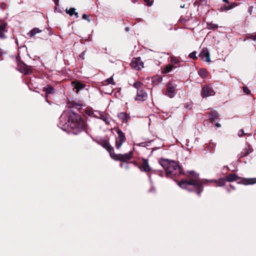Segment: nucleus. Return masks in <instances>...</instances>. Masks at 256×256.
I'll return each mask as SVG.
<instances>
[{"label":"nucleus","mask_w":256,"mask_h":256,"mask_svg":"<svg viewBox=\"0 0 256 256\" xmlns=\"http://www.w3.org/2000/svg\"><path fill=\"white\" fill-rule=\"evenodd\" d=\"M60 124L62 126V129L70 128L74 134L86 130V124L82 118L78 114L73 112H70L68 118L67 120L65 114H62L60 117Z\"/></svg>","instance_id":"nucleus-1"},{"label":"nucleus","mask_w":256,"mask_h":256,"mask_svg":"<svg viewBox=\"0 0 256 256\" xmlns=\"http://www.w3.org/2000/svg\"><path fill=\"white\" fill-rule=\"evenodd\" d=\"M178 184L181 188L186 189L190 192H196L198 196H200L204 190L203 182L198 175L182 180L178 182Z\"/></svg>","instance_id":"nucleus-2"},{"label":"nucleus","mask_w":256,"mask_h":256,"mask_svg":"<svg viewBox=\"0 0 256 256\" xmlns=\"http://www.w3.org/2000/svg\"><path fill=\"white\" fill-rule=\"evenodd\" d=\"M160 164L166 170L167 176H178L183 174L182 168L174 160L161 158Z\"/></svg>","instance_id":"nucleus-3"},{"label":"nucleus","mask_w":256,"mask_h":256,"mask_svg":"<svg viewBox=\"0 0 256 256\" xmlns=\"http://www.w3.org/2000/svg\"><path fill=\"white\" fill-rule=\"evenodd\" d=\"M132 86L137 90L136 96L135 100L140 101L146 100L148 98V94L143 88V84L139 81H136Z\"/></svg>","instance_id":"nucleus-4"},{"label":"nucleus","mask_w":256,"mask_h":256,"mask_svg":"<svg viewBox=\"0 0 256 256\" xmlns=\"http://www.w3.org/2000/svg\"><path fill=\"white\" fill-rule=\"evenodd\" d=\"M132 156L133 152L132 150L125 154H116L114 152L112 158L116 160L127 162L132 158Z\"/></svg>","instance_id":"nucleus-5"},{"label":"nucleus","mask_w":256,"mask_h":256,"mask_svg":"<svg viewBox=\"0 0 256 256\" xmlns=\"http://www.w3.org/2000/svg\"><path fill=\"white\" fill-rule=\"evenodd\" d=\"M118 136L116 138V147L119 149L122 145L126 141V138L124 133L120 128L116 129Z\"/></svg>","instance_id":"nucleus-6"},{"label":"nucleus","mask_w":256,"mask_h":256,"mask_svg":"<svg viewBox=\"0 0 256 256\" xmlns=\"http://www.w3.org/2000/svg\"><path fill=\"white\" fill-rule=\"evenodd\" d=\"M214 94L215 92L210 84L205 85L202 87L201 92V96L202 98L212 96Z\"/></svg>","instance_id":"nucleus-7"},{"label":"nucleus","mask_w":256,"mask_h":256,"mask_svg":"<svg viewBox=\"0 0 256 256\" xmlns=\"http://www.w3.org/2000/svg\"><path fill=\"white\" fill-rule=\"evenodd\" d=\"M17 70L21 73L24 74H28L32 72V68L22 62H18L17 66Z\"/></svg>","instance_id":"nucleus-8"},{"label":"nucleus","mask_w":256,"mask_h":256,"mask_svg":"<svg viewBox=\"0 0 256 256\" xmlns=\"http://www.w3.org/2000/svg\"><path fill=\"white\" fill-rule=\"evenodd\" d=\"M131 66L136 70H139L144 68V62L140 57L134 58L130 63Z\"/></svg>","instance_id":"nucleus-9"},{"label":"nucleus","mask_w":256,"mask_h":256,"mask_svg":"<svg viewBox=\"0 0 256 256\" xmlns=\"http://www.w3.org/2000/svg\"><path fill=\"white\" fill-rule=\"evenodd\" d=\"M176 86L172 82H169L166 85V94L170 98L174 97L176 94Z\"/></svg>","instance_id":"nucleus-10"},{"label":"nucleus","mask_w":256,"mask_h":256,"mask_svg":"<svg viewBox=\"0 0 256 256\" xmlns=\"http://www.w3.org/2000/svg\"><path fill=\"white\" fill-rule=\"evenodd\" d=\"M100 144L109 152L110 157L114 154V148L110 144L108 141L104 140L100 141Z\"/></svg>","instance_id":"nucleus-11"},{"label":"nucleus","mask_w":256,"mask_h":256,"mask_svg":"<svg viewBox=\"0 0 256 256\" xmlns=\"http://www.w3.org/2000/svg\"><path fill=\"white\" fill-rule=\"evenodd\" d=\"M142 171L148 172L152 170V168L149 166L148 160L146 158L142 160V164L139 167Z\"/></svg>","instance_id":"nucleus-12"},{"label":"nucleus","mask_w":256,"mask_h":256,"mask_svg":"<svg viewBox=\"0 0 256 256\" xmlns=\"http://www.w3.org/2000/svg\"><path fill=\"white\" fill-rule=\"evenodd\" d=\"M199 56L202 60H204V58H206V61L207 62H210V54L208 50L206 48H204L202 49V52L199 54Z\"/></svg>","instance_id":"nucleus-13"},{"label":"nucleus","mask_w":256,"mask_h":256,"mask_svg":"<svg viewBox=\"0 0 256 256\" xmlns=\"http://www.w3.org/2000/svg\"><path fill=\"white\" fill-rule=\"evenodd\" d=\"M118 116L123 123H127L130 118V116L125 112L118 113Z\"/></svg>","instance_id":"nucleus-14"},{"label":"nucleus","mask_w":256,"mask_h":256,"mask_svg":"<svg viewBox=\"0 0 256 256\" xmlns=\"http://www.w3.org/2000/svg\"><path fill=\"white\" fill-rule=\"evenodd\" d=\"M240 183L244 185L253 184H256V178H242Z\"/></svg>","instance_id":"nucleus-15"},{"label":"nucleus","mask_w":256,"mask_h":256,"mask_svg":"<svg viewBox=\"0 0 256 256\" xmlns=\"http://www.w3.org/2000/svg\"><path fill=\"white\" fill-rule=\"evenodd\" d=\"M250 152H252L251 148H250L249 146H248L238 154V158H241L244 157H245L248 154H250Z\"/></svg>","instance_id":"nucleus-16"},{"label":"nucleus","mask_w":256,"mask_h":256,"mask_svg":"<svg viewBox=\"0 0 256 256\" xmlns=\"http://www.w3.org/2000/svg\"><path fill=\"white\" fill-rule=\"evenodd\" d=\"M72 84L74 87V88L76 90V93H78L80 90L84 88L86 86L84 84L78 82H72Z\"/></svg>","instance_id":"nucleus-17"},{"label":"nucleus","mask_w":256,"mask_h":256,"mask_svg":"<svg viewBox=\"0 0 256 256\" xmlns=\"http://www.w3.org/2000/svg\"><path fill=\"white\" fill-rule=\"evenodd\" d=\"M240 178L235 174H230L226 178V180L231 182L234 181H236L239 180Z\"/></svg>","instance_id":"nucleus-18"},{"label":"nucleus","mask_w":256,"mask_h":256,"mask_svg":"<svg viewBox=\"0 0 256 256\" xmlns=\"http://www.w3.org/2000/svg\"><path fill=\"white\" fill-rule=\"evenodd\" d=\"M210 182H214L216 184L217 186H222L226 184V178H220L218 180H210Z\"/></svg>","instance_id":"nucleus-19"},{"label":"nucleus","mask_w":256,"mask_h":256,"mask_svg":"<svg viewBox=\"0 0 256 256\" xmlns=\"http://www.w3.org/2000/svg\"><path fill=\"white\" fill-rule=\"evenodd\" d=\"M208 118L211 122H214L218 118V114L216 112L212 111L209 114Z\"/></svg>","instance_id":"nucleus-20"},{"label":"nucleus","mask_w":256,"mask_h":256,"mask_svg":"<svg viewBox=\"0 0 256 256\" xmlns=\"http://www.w3.org/2000/svg\"><path fill=\"white\" fill-rule=\"evenodd\" d=\"M44 91L46 92V98L48 97V95L54 93V88L53 87L46 85L44 88Z\"/></svg>","instance_id":"nucleus-21"},{"label":"nucleus","mask_w":256,"mask_h":256,"mask_svg":"<svg viewBox=\"0 0 256 256\" xmlns=\"http://www.w3.org/2000/svg\"><path fill=\"white\" fill-rule=\"evenodd\" d=\"M66 14H68L70 16H72L74 14L75 15L76 18H78V13L76 12V9L74 8H70L69 10L66 9Z\"/></svg>","instance_id":"nucleus-22"},{"label":"nucleus","mask_w":256,"mask_h":256,"mask_svg":"<svg viewBox=\"0 0 256 256\" xmlns=\"http://www.w3.org/2000/svg\"><path fill=\"white\" fill-rule=\"evenodd\" d=\"M7 24L6 22H1V38H6V36L4 34L5 28Z\"/></svg>","instance_id":"nucleus-23"},{"label":"nucleus","mask_w":256,"mask_h":256,"mask_svg":"<svg viewBox=\"0 0 256 256\" xmlns=\"http://www.w3.org/2000/svg\"><path fill=\"white\" fill-rule=\"evenodd\" d=\"M198 74L202 78H206L208 76V72L205 68H201L198 70Z\"/></svg>","instance_id":"nucleus-24"},{"label":"nucleus","mask_w":256,"mask_h":256,"mask_svg":"<svg viewBox=\"0 0 256 256\" xmlns=\"http://www.w3.org/2000/svg\"><path fill=\"white\" fill-rule=\"evenodd\" d=\"M99 118L104 122L106 124H109L110 123V119L108 116L106 114H100Z\"/></svg>","instance_id":"nucleus-25"},{"label":"nucleus","mask_w":256,"mask_h":256,"mask_svg":"<svg viewBox=\"0 0 256 256\" xmlns=\"http://www.w3.org/2000/svg\"><path fill=\"white\" fill-rule=\"evenodd\" d=\"M41 30H40L38 28H34L32 29L29 32L28 34V36L30 37H32L34 36L37 33L40 32Z\"/></svg>","instance_id":"nucleus-26"},{"label":"nucleus","mask_w":256,"mask_h":256,"mask_svg":"<svg viewBox=\"0 0 256 256\" xmlns=\"http://www.w3.org/2000/svg\"><path fill=\"white\" fill-rule=\"evenodd\" d=\"M174 66L172 64H168L165 66L164 70H163V72L164 74H168L172 70Z\"/></svg>","instance_id":"nucleus-27"},{"label":"nucleus","mask_w":256,"mask_h":256,"mask_svg":"<svg viewBox=\"0 0 256 256\" xmlns=\"http://www.w3.org/2000/svg\"><path fill=\"white\" fill-rule=\"evenodd\" d=\"M238 136L240 137H242V136L246 135H248V130H244V129H241L238 131Z\"/></svg>","instance_id":"nucleus-28"},{"label":"nucleus","mask_w":256,"mask_h":256,"mask_svg":"<svg viewBox=\"0 0 256 256\" xmlns=\"http://www.w3.org/2000/svg\"><path fill=\"white\" fill-rule=\"evenodd\" d=\"M237 5H238L237 4L234 2V3H232L227 6H224V8L226 10H228L232 9V8H235L236 6H237Z\"/></svg>","instance_id":"nucleus-29"},{"label":"nucleus","mask_w":256,"mask_h":256,"mask_svg":"<svg viewBox=\"0 0 256 256\" xmlns=\"http://www.w3.org/2000/svg\"><path fill=\"white\" fill-rule=\"evenodd\" d=\"M106 82L108 84H111L112 85L116 84V82H114L112 76H111L110 78L106 79Z\"/></svg>","instance_id":"nucleus-30"},{"label":"nucleus","mask_w":256,"mask_h":256,"mask_svg":"<svg viewBox=\"0 0 256 256\" xmlns=\"http://www.w3.org/2000/svg\"><path fill=\"white\" fill-rule=\"evenodd\" d=\"M218 26L216 24H210L208 25V28L214 30L217 28Z\"/></svg>","instance_id":"nucleus-31"},{"label":"nucleus","mask_w":256,"mask_h":256,"mask_svg":"<svg viewBox=\"0 0 256 256\" xmlns=\"http://www.w3.org/2000/svg\"><path fill=\"white\" fill-rule=\"evenodd\" d=\"M150 144V142H140L138 144V145L140 146L146 147L147 146H148Z\"/></svg>","instance_id":"nucleus-32"},{"label":"nucleus","mask_w":256,"mask_h":256,"mask_svg":"<svg viewBox=\"0 0 256 256\" xmlns=\"http://www.w3.org/2000/svg\"><path fill=\"white\" fill-rule=\"evenodd\" d=\"M196 52H193L189 54V57L191 58H192L193 60L197 59V56H196Z\"/></svg>","instance_id":"nucleus-33"},{"label":"nucleus","mask_w":256,"mask_h":256,"mask_svg":"<svg viewBox=\"0 0 256 256\" xmlns=\"http://www.w3.org/2000/svg\"><path fill=\"white\" fill-rule=\"evenodd\" d=\"M248 38L252 40H256V32L250 34Z\"/></svg>","instance_id":"nucleus-34"},{"label":"nucleus","mask_w":256,"mask_h":256,"mask_svg":"<svg viewBox=\"0 0 256 256\" xmlns=\"http://www.w3.org/2000/svg\"><path fill=\"white\" fill-rule=\"evenodd\" d=\"M243 91L246 94H249L250 93V90L246 86L243 87Z\"/></svg>","instance_id":"nucleus-35"},{"label":"nucleus","mask_w":256,"mask_h":256,"mask_svg":"<svg viewBox=\"0 0 256 256\" xmlns=\"http://www.w3.org/2000/svg\"><path fill=\"white\" fill-rule=\"evenodd\" d=\"M171 62L174 64H177L179 62V60L176 58H171Z\"/></svg>","instance_id":"nucleus-36"},{"label":"nucleus","mask_w":256,"mask_h":256,"mask_svg":"<svg viewBox=\"0 0 256 256\" xmlns=\"http://www.w3.org/2000/svg\"><path fill=\"white\" fill-rule=\"evenodd\" d=\"M144 2L148 6H151L153 2L150 0H145Z\"/></svg>","instance_id":"nucleus-37"},{"label":"nucleus","mask_w":256,"mask_h":256,"mask_svg":"<svg viewBox=\"0 0 256 256\" xmlns=\"http://www.w3.org/2000/svg\"><path fill=\"white\" fill-rule=\"evenodd\" d=\"M86 54V51L82 52L80 55L79 56L80 58H82V60L84 59V56Z\"/></svg>","instance_id":"nucleus-38"},{"label":"nucleus","mask_w":256,"mask_h":256,"mask_svg":"<svg viewBox=\"0 0 256 256\" xmlns=\"http://www.w3.org/2000/svg\"><path fill=\"white\" fill-rule=\"evenodd\" d=\"M189 173L192 176V177H194V176L196 175H198V174H195V172L194 171L192 170V171H190L189 172Z\"/></svg>","instance_id":"nucleus-39"},{"label":"nucleus","mask_w":256,"mask_h":256,"mask_svg":"<svg viewBox=\"0 0 256 256\" xmlns=\"http://www.w3.org/2000/svg\"><path fill=\"white\" fill-rule=\"evenodd\" d=\"M6 7V4L4 3H1V8H4Z\"/></svg>","instance_id":"nucleus-40"},{"label":"nucleus","mask_w":256,"mask_h":256,"mask_svg":"<svg viewBox=\"0 0 256 256\" xmlns=\"http://www.w3.org/2000/svg\"><path fill=\"white\" fill-rule=\"evenodd\" d=\"M82 18L83 19H87L88 18V16L86 14H84L82 16Z\"/></svg>","instance_id":"nucleus-41"},{"label":"nucleus","mask_w":256,"mask_h":256,"mask_svg":"<svg viewBox=\"0 0 256 256\" xmlns=\"http://www.w3.org/2000/svg\"><path fill=\"white\" fill-rule=\"evenodd\" d=\"M56 6H58V2H59V0H53Z\"/></svg>","instance_id":"nucleus-42"},{"label":"nucleus","mask_w":256,"mask_h":256,"mask_svg":"<svg viewBox=\"0 0 256 256\" xmlns=\"http://www.w3.org/2000/svg\"><path fill=\"white\" fill-rule=\"evenodd\" d=\"M215 146H216V144H212V146H210V148H212V149L214 148Z\"/></svg>","instance_id":"nucleus-43"},{"label":"nucleus","mask_w":256,"mask_h":256,"mask_svg":"<svg viewBox=\"0 0 256 256\" xmlns=\"http://www.w3.org/2000/svg\"><path fill=\"white\" fill-rule=\"evenodd\" d=\"M222 1L226 2V4H229L228 0H222Z\"/></svg>","instance_id":"nucleus-44"},{"label":"nucleus","mask_w":256,"mask_h":256,"mask_svg":"<svg viewBox=\"0 0 256 256\" xmlns=\"http://www.w3.org/2000/svg\"><path fill=\"white\" fill-rule=\"evenodd\" d=\"M218 128H220V124H216V125Z\"/></svg>","instance_id":"nucleus-45"},{"label":"nucleus","mask_w":256,"mask_h":256,"mask_svg":"<svg viewBox=\"0 0 256 256\" xmlns=\"http://www.w3.org/2000/svg\"><path fill=\"white\" fill-rule=\"evenodd\" d=\"M137 1H138V0H132V2L136 3Z\"/></svg>","instance_id":"nucleus-46"},{"label":"nucleus","mask_w":256,"mask_h":256,"mask_svg":"<svg viewBox=\"0 0 256 256\" xmlns=\"http://www.w3.org/2000/svg\"><path fill=\"white\" fill-rule=\"evenodd\" d=\"M180 20H181V21H182V22L184 21V19H182V18H180Z\"/></svg>","instance_id":"nucleus-47"},{"label":"nucleus","mask_w":256,"mask_h":256,"mask_svg":"<svg viewBox=\"0 0 256 256\" xmlns=\"http://www.w3.org/2000/svg\"><path fill=\"white\" fill-rule=\"evenodd\" d=\"M184 6H180V7H181L182 8H184Z\"/></svg>","instance_id":"nucleus-48"},{"label":"nucleus","mask_w":256,"mask_h":256,"mask_svg":"<svg viewBox=\"0 0 256 256\" xmlns=\"http://www.w3.org/2000/svg\"><path fill=\"white\" fill-rule=\"evenodd\" d=\"M122 165H123V164H121L120 166L121 167H122Z\"/></svg>","instance_id":"nucleus-49"},{"label":"nucleus","mask_w":256,"mask_h":256,"mask_svg":"<svg viewBox=\"0 0 256 256\" xmlns=\"http://www.w3.org/2000/svg\"><path fill=\"white\" fill-rule=\"evenodd\" d=\"M144 0V1L145 0Z\"/></svg>","instance_id":"nucleus-50"}]
</instances>
